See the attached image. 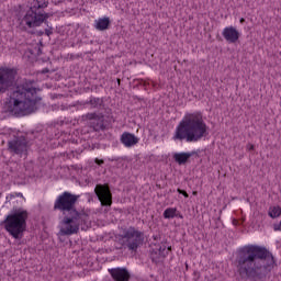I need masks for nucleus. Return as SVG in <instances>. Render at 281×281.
I'll list each match as a JSON object with an SVG mask.
<instances>
[{"label":"nucleus","instance_id":"obj_1","mask_svg":"<svg viewBox=\"0 0 281 281\" xmlns=\"http://www.w3.org/2000/svg\"><path fill=\"white\" fill-rule=\"evenodd\" d=\"M0 93H8V111L18 117L30 115L36 111L41 97L32 81L16 82V69L0 68Z\"/></svg>","mask_w":281,"mask_h":281},{"label":"nucleus","instance_id":"obj_2","mask_svg":"<svg viewBox=\"0 0 281 281\" xmlns=\"http://www.w3.org/2000/svg\"><path fill=\"white\" fill-rule=\"evenodd\" d=\"M235 265L240 278L265 281L276 267V258L267 248L249 244L237 249Z\"/></svg>","mask_w":281,"mask_h":281},{"label":"nucleus","instance_id":"obj_3","mask_svg":"<svg viewBox=\"0 0 281 281\" xmlns=\"http://www.w3.org/2000/svg\"><path fill=\"white\" fill-rule=\"evenodd\" d=\"M79 199L80 195L65 191L54 202V212H60L64 216L59 223V233L61 236H74V234L80 232V225H87L89 223V214L79 212L76 207Z\"/></svg>","mask_w":281,"mask_h":281},{"label":"nucleus","instance_id":"obj_4","mask_svg":"<svg viewBox=\"0 0 281 281\" xmlns=\"http://www.w3.org/2000/svg\"><path fill=\"white\" fill-rule=\"evenodd\" d=\"M209 131L210 127H207L201 112L187 113L177 125L172 139L173 142L196 144L210 135Z\"/></svg>","mask_w":281,"mask_h":281},{"label":"nucleus","instance_id":"obj_5","mask_svg":"<svg viewBox=\"0 0 281 281\" xmlns=\"http://www.w3.org/2000/svg\"><path fill=\"white\" fill-rule=\"evenodd\" d=\"M27 5L29 10L20 21V27L24 32L41 27L52 16V13H45V8L49 5V0H29Z\"/></svg>","mask_w":281,"mask_h":281},{"label":"nucleus","instance_id":"obj_6","mask_svg":"<svg viewBox=\"0 0 281 281\" xmlns=\"http://www.w3.org/2000/svg\"><path fill=\"white\" fill-rule=\"evenodd\" d=\"M30 213L23 207L13 209L9 215L2 222L5 232L12 236L15 240H21L27 229V218Z\"/></svg>","mask_w":281,"mask_h":281},{"label":"nucleus","instance_id":"obj_7","mask_svg":"<svg viewBox=\"0 0 281 281\" xmlns=\"http://www.w3.org/2000/svg\"><path fill=\"white\" fill-rule=\"evenodd\" d=\"M119 243L122 245L123 249H128V251H137L142 245H144V232L130 226L124 228L123 233L119 235Z\"/></svg>","mask_w":281,"mask_h":281},{"label":"nucleus","instance_id":"obj_8","mask_svg":"<svg viewBox=\"0 0 281 281\" xmlns=\"http://www.w3.org/2000/svg\"><path fill=\"white\" fill-rule=\"evenodd\" d=\"M27 139L25 136H19L8 143V149L19 157H27Z\"/></svg>","mask_w":281,"mask_h":281},{"label":"nucleus","instance_id":"obj_9","mask_svg":"<svg viewBox=\"0 0 281 281\" xmlns=\"http://www.w3.org/2000/svg\"><path fill=\"white\" fill-rule=\"evenodd\" d=\"M94 193L103 207H111L113 205V194L109 184H97Z\"/></svg>","mask_w":281,"mask_h":281},{"label":"nucleus","instance_id":"obj_10","mask_svg":"<svg viewBox=\"0 0 281 281\" xmlns=\"http://www.w3.org/2000/svg\"><path fill=\"white\" fill-rule=\"evenodd\" d=\"M82 119L89 120L91 128H93V131H95L97 133H100V131H104V128H106L104 126V119L100 117L95 113H87L82 116Z\"/></svg>","mask_w":281,"mask_h":281},{"label":"nucleus","instance_id":"obj_11","mask_svg":"<svg viewBox=\"0 0 281 281\" xmlns=\"http://www.w3.org/2000/svg\"><path fill=\"white\" fill-rule=\"evenodd\" d=\"M109 273L114 281H130L131 272L126 268H112Z\"/></svg>","mask_w":281,"mask_h":281},{"label":"nucleus","instance_id":"obj_12","mask_svg":"<svg viewBox=\"0 0 281 281\" xmlns=\"http://www.w3.org/2000/svg\"><path fill=\"white\" fill-rule=\"evenodd\" d=\"M222 36L227 43H238L240 32H238V30H236L234 26H226L222 32Z\"/></svg>","mask_w":281,"mask_h":281},{"label":"nucleus","instance_id":"obj_13","mask_svg":"<svg viewBox=\"0 0 281 281\" xmlns=\"http://www.w3.org/2000/svg\"><path fill=\"white\" fill-rule=\"evenodd\" d=\"M121 143L125 146V148H133V146H136V144H139V138L135 136V134L124 132L121 135Z\"/></svg>","mask_w":281,"mask_h":281},{"label":"nucleus","instance_id":"obj_14","mask_svg":"<svg viewBox=\"0 0 281 281\" xmlns=\"http://www.w3.org/2000/svg\"><path fill=\"white\" fill-rule=\"evenodd\" d=\"M194 155H196V151L176 153L173 154V159L179 166H186V162L190 160V157H194Z\"/></svg>","mask_w":281,"mask_h":281},{"label":"nucleus","instance_id":"obj_15","mask_svg":"<svg viewBox=\"0 0 281 281\" xmlns=\"http://www.w3.org/2000/svg\"><path fill=\"white\" fill-rule=\"evenodd\" d=\"M111 26V19L110 18H99L98 20H94V29L98 30V32H104L105 30H109Z\"/></svg>","mask_w":281,"mask_h":281},{"label":"nucleus","instance_id":"obj_16","mask_svg":"<svg viewBox=\"0 0 281 281\" xmlns=\"http://www.w3.org/2000/svg\"><path fill=\"white\" fill-rule=\"evenodd\" d=\"M166 256H168V250L166 248V245H158L151 251V259L153 260H155V258H166Z\"/></svg>","mask_w":281,"mask_h":281},{"label":"nucleus","instance_id":"obj_17","mask_svg":"<svg viewBox=\"0 0 281 281\" xmlns=\"http://www.w3.org/2000/svg\"><path fill=\"white\" fill-rule=\"evenodd\" d=\"M177 207H168L164 211V218H177L179 214H177Z\"/></svg>","mask_w":281,"mask_h":281},{"label":"nucleus","instance_id":"obj_18","mask_svg":"<svg viewBox=\"0 0 281 281\" xmlns=\"http://www.w3.org/2000/svg\"><path fill=\"white\" fill-rule=\"evenodd\" d=\"M87 104H90L92 109H101L102 104H104V101L100 98H91Z\"/></svg>","mask_w":281,"mask_h":281},{"label":"nucleus","instance_id":"obj_19","mask_svg":"<svg viewBox=\"0 0 281 281\" xmlns=\"http://www.w3.org/2000/svg\"><path fill=\"white\" fill-rule=\"evenodd\" d=\"M269 216L271 218H278V216H281V209H280V206L270 207Z\"/></svg>","mask_w":281,"mask_h":281},{"label":"nucleus","instance_id":"obj_20","mask_svg":"<svg viewBox=\"0 0 281 281\" xmlns=\"http://www.w3.org/2000/svg\"><path fill=\"white\" fill-rule=\"evenodd\" d=\"M16 196H20L21 199H23V193H10L7 195L5 198V203H11L12 199H16Z\"/></svg>","mask_w":281,"mask_h":281},{"label":"nucleus","instance_id":"obj_21","mask_svg":"<svg viewBox=\"0 0 281 281\" xmlns=\"http://www.w3.org/2000/svg\"><path fill=\"white\" fill-rule=\"evenodd\" d=\"M177 192H178L179 194H183V196H184L186 199H188V196H190L186 190L178 189Z\"/></svg>","mask_w":281,"mask_h":281},{"label":"nucleus","instance_id":"obj_22","mask_svg":"<svg viewBox=\"0 0 281 281\" xmlns=\"http://www.w3.org/2000/svg\"><path fill=\"white\" fill-rule=\"evenodd\" d=\"M274 232H281V221L280 223L273 224Z\"/></svg>","mask_w":281,"mask_h":281},{"label":"nucleus","instance_id":"obj_23","mask_svg":"<svg viewBox=\"0 0 281 281\" xmlns=\"http://www.w3.org/2000/svg\"><path fill=\"white\" fill-rule=\"evenodd\" d=\"M45 34H46V36H52L53 32L49 29H46Z\"/></svg>","mask_w":281,"mask_h":281},{"label":"nucleus","instance_id":"obj_24","mask_svg":"<svg viewBox=\"0 0 281 281\" xmlns=\"http://www.w3.org/2000/svg\"><path fill=\"white\" fill-rule=\"evenodd\" d=\"M95 164H98V166H102V164H104V160H100V159H95Z\"/></svg>","mask_w":281,"mask_h":281},{"label":"nucleus","instance_id":"obj_25","mask_svg":"<svg viewBox=\"0 0 281 281\" xmlns=\"http://www.w3.org/2000/svg\"><path fill=\"white\" fill-rule=\"evenodd\" d=\"M239 23H245V18H240Z\"/></svg>","mask_w":281,"mask_h":281},{"label":"nucleus","instance_id":"obj_26","mask_svg":"<svg viewBox=\"0 0 281 281\" xmlns=\"http://www.w3.org/2000/svg\"><path fill=\"white\" fill-rule=\"evenodd\" d=\"M167 251H172V247L169 246V247L167 248Z\"/></svg>","mask_w":281,"mask_h":281},{"label":"nucleus","instance_id":"obj_27","mask_svg":"<svg viewBox=\"0 0 281 281\" xmlns=\"http://www.w3.org/2000/svg\"><path fill=\"white\" fill-rule=\"evenodd\" d=\"M249 150H254V145H250Z\"/></svg>","mask_w":281,"mask_h":281},{"label":"nucleus","instance_id":"obj_28","mask_svg":"<svg viewBox=\"0 0 281 281\" xmlns=\"http://www.w3.org/2000/svg\"><path fill=\"white\" fill-rule=\"evenodd\" d=\"M45 72H48V70H44V74H45Z\"/></svg>","mask_w":281,"mask_h":281},{"label":"nucleus","instance_id":"obj_29","mask_svg":"<svg viewBox=\"0 0 281 281\" xmlns=\"http://www.w3.org/2000/svg\"><path fill=\"white\" fill-rule=\"evenodd\" d=\"M45 72H48V70H44V74H45Z\"/></svg>","mask_w":281,"mask_h":281},{"label":"nucleus","instance_id":"obj_30","mask_svg":"<svg viewBox=\"0 0 281 281\" xmlns=\"http://www.w3.org/2000/svg\"><path fill=\"white\" fill-rule=\"evenodd\" d=\"M45 72H48V70H44V74H45Z\"/></svg>","mask_w":281,"mask_h":281},{"label":"nucleus","instance_id":"obj_31","mask_svg":"<svg viewBox=\"0 0 281 281\" xmlns=\"http://www.w3.org/2000/svg\"><path fill=\"white\" fill-rule=\"evenodd\" d=\"M117 82H119V85H120V79H117Z\"/></svg>","mask_w":281,"mask_h":281}]
</instances>
